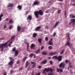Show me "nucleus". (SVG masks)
Masks as SVG:
<instances>
[{
	"instance_id": "obj_1",
	"label": "nucleus",
	"mask_w": 75,
	"mask_h": 75,
	"mask_svg": "<svg viewBox=\"0 0 75 75\" xmlns=\"http://www.w3.org/2000/svg\"><path fill=\"white\" fill-rule=\"evenodd\" d=\"M34 13L36 18H38L39 17V15H40V16H42L43 14L42 11L41 10H39V11H35Z\"/></svg>"
},
{
	"instance_id": "obj_2",
	"label": "nucleus",
	"mask_w": 75,
	"mask_h": 75,
	"mask_svg": "<svg viewBox=\"0 0 75 75\" xmlns=\"http://www.w3.org/2000/svg\"><path fill=\"white\" fill-rule=\"evenodd\" d=\"M7 44H8V42H7L4 43L0 44V49H1V51H3V50H4V48L6 47L7 48Z\"/></svg>"
},
{
	"instance_id": "obj_3",
	"label": "nucleus",
	"mask_w": 75,
	"mask_h": 75,
	"mask_svg": "<svg viewBox=\"0 0 75 75\" xmlns=\"http://www.w3.org/2000/svg\"><path fill=\"white\" fill-rule=\"evenodd\" d=\"M49 71H50L51 73H53V71H52V69L51 68H45L43 71V74H45V71H46L47 72H49Z\"/></svg>"
},
{
	"instance_id": "obj_4",
	"label": "nucleus",
	"mask_w": 75,
	"mask_h": 75,
	"mask_svg": "<svg viewBox=\"0 0 75 75\" xmlns=\"http://www.w3.org/2000/svg\"><path fill=\"white\" fill-rule=\"evenodd\" d=\"M65 64H64V63H61L59 65V68H61L62 67V68H64V67H65Z\"/></svg>"
},
{
	"instance_id": "obj_5",
	"label": "nucleus",
	"mask_w": 75,
	"mask_h": 75,
	"mask_svg": "<svg viewBox=\"0 0 75 75\" xmlns=\"http://www.w3.org/2000/svg\"><path fill=\"white\" fill-rule=\"evenodd\" d=\"M62 55H59L57 57V59L58 60V61H61L62 59Z\"/></svg>"
},
{
	"instance_id": "obj_6",
	"label": "nucleus",
	"mask_w": 75,
	"mask_h": 75,
	"mask_svg": "<svg viewBox=\"0 0 75 75\" xmlns=\"http://www.w3.org/2000/svg\"><path fill=\"white\" fill-rule=\"evenodd\" d=\"M40 4V2L37 1H35L34 2L33 4V6L34 5V6H36V5H39Z\"/></svg>"
},
{
	"instance_id": "obj_7",
	"label": "nucleus",
	"mask_w": 75,
	"mask_h": 75,
	"mask_svg": "<svg viewBox=\"0 0 75 75\" xmlns=\"http://www.w3.org/2000/svg\"><path fill=\"white\" fill-rule=\"evenodd\" d=\"M52 38H51L49 42V45H53V43L52 42Z\"/></svg>"
},
{
	"instance_id": "obj_8",
	"label": "nucleus",
	"mask_w": 75,
	"mask_h": 75,
	"mask_svg": "<svg viewBox=\"0 0 75 75\" xmlns=\"http://www.w3.org/2000/svg\"><path fill=\"white\" fill-rule=\"evenodd\" d=\"M57 72H63V70H62V69H61L60 68H57Z\"/></svg>"
},
{
	"instance_id": "obj_9",
	"label": "nucleus",
	"mask_w": 75,
	"mask_h": 75,
	"mask_svg": "<svg viewBox=\"0 0 75 75\" xmlns=\"http://www.w3.org/2000/svg\"><path fill=\"white\" fill-rule=\"evenodd\" d=\"M70 21L72 23L73 25H75V19H71L70 20Z\"/></svg>"
},
{
	"instance_id": "obj_10",
	"label": "nucleus",
	"mask_w": 75,
	"mask_h": 75,
	"mask_svg": "<svg viewBox=\"0 0 75 75\" xmlns=\"http://www.w3.org/2000/svg\"><path fill=\"white\" fill-rule=\"evenodd\" d=\"M18 54V50H16L15 52V54L14 56L15 57H17V55Z\"/></svg>"
},
{
	"instance_id": "obj_11",
	"label": "nucleus",
	"mask_w": 75,
	"mask_h": 75,
	"mask_svg": "<svg viewBox=\"0 0 75 75\" xmlns=\"http://www.w3.org/2000/svg\"><path fill=\"white\" fill-rule=\"evenodd\" d=\"M40 29H41V26H38L36 28L35 30L36 31H39Z\"/></svg>"
},
{
	"instance_id": "obj_12",
	"label": "nucleus",
	"mask_w": 75,
	"mask_h": 75,
	"mask_svg": "<svg viewBox=\"0 0 75 75\" xmlns=\"http://www.w3.org/2000/svg\"><path fill=\"white\" fill-rule=\"evenodd\" d=\"M47 63V60H45L43 61H42L41 63V64H44V65L46 63Z\"/></svg>"
},
{
	"instance_id": "obj_13",
	"label": "nucleus",
	"mask_w": 75,
	"mask_h": 75,
	"mask_svg": "<svg viewBox=\"0 0 75 75\" xmlns=\"http://www.w3.org/2000/svg\"><path fill=\"white\" fill-rule=\"evenodd\" d=\"M32 19V16L31 15H29L27 18V20H31Z\"/></svg>"
},
{
	"instance_id": "obj_14",
	"label": "nucleus",
	"mask_w": 75,
	"mask_h": 75,
	"mask_svg": "<svg viewBox=\"0 0 75 75\" xmlns=\"http://www.w3.org/2000/svg\"><path fill=\"white\" fill-rule=\"evenodd\" d=\"M17 8H18L19 10H21L22 9V6L20 5H18L17 7Z\"/></svg>"
},
{
	"instance_id": "obj_15",
	"label": "nucleus",
	"mask_w": 75,
	"mask_h": 75,
	"mask_svg": "<svg viewBox=\"0 0 75 75\" xmlns=\"http://www.w3.org/2000/svg\"><path fill=\"white\" fill-rule=\"evenodd\" d=\"M57 54V52H52L50 53L49 54L50 55H56Z\"/></svg>"
},
{
	"instance_id": "obj_16",
	"label": "nucleus",
	"mask_w": 75,
	"mask_h": 75,
	"mask_svg": "<svg viewBox=\"0 0 75 75\" xmlns=\"http://www.w3.org/2000/svg\"><path fill=\"white\" fill-rule=\"evenodd\" d=\"M69 16L70 18H75V15L74 16L72 14H70L69 15Z\"/></svg>"
},
{
	"instance_id": "obj_17",
	"label": "nucleus",
	"mask_w": 75,
	"mask_h": 75,
	"mask_svg": "<svg viewBox=\"0 0 75 75\" xmlns=\"http://www.w3.org/2000/svg\"><path fill=\"white\" fill-rule=\"evenodd\" d=\"M9 59H10L11 61H13V62L14 61V60L13 59V58L11 57H9Z\"/></svg>"
},
{
	"instance_id": "obj_18",
	"label": "nucleus",
	"mask_w": 75,
	"mask_h": 75,
	"mask_svg": "<svg viewBox=\"0 0 75 75\" xmlns=\"http://www.w3.org/2000/svg\"><path fill=\"white\" fill-rule=\"evenodd\" d=\"M13 4H10L8 5L7 7H13Z\"/></svg>"
},
{
	"instance_id": "obj_19",
	"label": "nucleus",
	"mask_w": 75,
	"mask_h": 75,
	"mask_svg": "<svg viewBox=\"0 0 75 75\" xmlns=\"http://www.w3.org/2000/svg\"><path fill=\"white\" fill-rule=\"evenodd\" d=\"M14 62L13 61H11L9 63L8 65H13V64Z\"/></svg>"
},
{
	"instance_id": "obj_20",
	"label": "nucleus",
	"mask_w": 75,
	"mask_h": 75,
	"mask_svg": "<svg viewBox=\"0 0 75 75\" xmlns=\"http://www.w3.org/2000/svg\"><path fill=\"white\" fill-rule=\"evenodd\" d=\"M38 41L39 42V44H41L42 42V39L40 38L38 39Z\"/></svg>"
},
{
	"instance_id": "obj_21",
	"label": "nucleus",
	"mask_w": 75,
	"mask_h": 75,
	"mask_svg": "<svg viewBox=\"0 0 75 75\" xmlns=\"http://www.w3.org/2000/svg\"><path fill=\"white\" fill-rule=\"evenodd\" d=\"M59 23V21L57 22L56 23H55L54 25V28L56 27L57 26V25H58V24Z\"/></svg>"
},
{
	"instance_id": "obj_22",
	"label": "nucleus",
	"mask_w": 75,
	"mask_h": 75,
	"mask_svg": "<svg viewBox=\"0 0 75 75\" xmlns=\"http://www.w3.org/2000/svg\"><path fill=\"white\" fill-rule=\"evenodd\" d=\"M17 30L18 31H20V30H21V27L19 26L17 27Z\"/></svg>"
},
{
	"instance_id": "obj_23",
	"label": "nucleus",
	"mask_w": 75,
	"mask_h": 75,
	"mask_svg": "<svg viewBox=\"0 0 75 75\" xmlns=\"http://www.w3.org/2000/svg\"><path fill=\"white\" fill-rule=\"evenodd\" d=\"M34 47H35V45L33 44H32L31 45V49H33Z\"/></svg>"
},
{
	"instance_id": "obj_24",
	"label": "nucleus",
	"mask_w": 75,
	"mask_h": 75,
	"mask_svg": "<svg viewBox=\"0 0 75 75\" xmlns=\"http://www.w3.org/2000/svg\"><path fill=\"white\" fill-rule=\"evenodd\" d=\"M47 54V52H42V55H46Z\"/></svg>"
},
{
	"instance_id": "obj_25",
	"label": "nucleus",
	"mask_w": 75,
	"mask_h": 75,
	"mask_svg": "<svg viewBox=\"0 0 75 75\" xmlns=\"http://www.w3.org/2000/svg\"><path fill=\"white\" fill-rule=\"evenodd\" d=\"M26 59H27V57H24L23 59L22 60L23 61V62H24L25 61Z\"/></svg>"
},
{
	"instance_id": "obj_26",
	"label": "nucleus",
	"mask_w": 75,
	"mask_h": 75,
	"mask_svg": "<svg viewBox=\"0 0 75 75\" xmlns=\"http://www.w3.org/2000/svg\"><path fill=\"white\" fill-rule=\"evenodd\" d=\"M52 58H54V59H57L58 57H57V56H54L52 57Z\"/></svg>"
},
{
	"instance_id": "obj_27",
	"label": "nucleus",
	"mask_w": 75,
	"mask_h": 75,
	"mask_svg": "<svg viewBox=\"0 0 75 75\" xmlns=\"http://www.w3.org/2000/svg\"><path fill=\"white\" fill-rule=\"evenodd\" d=\"M36 36H37V34L35 33H33V37L35 38V37H36Z\"/></svg>"
},
{
	"instance_id": "obj_28",
	"label": "nucleus",
	"mask_w": 75,
	"mask_h": 75,
	"mask_svg": "<svg viewBox=\"0 0 75 75\" xmlns=\"http://www.w3.org/2000/svg\"><path fill=\"white\" fill-rule=\"evenodd\" d=\"M16 50V47H14L12 49V51L13 52H15Z\"/></svg>"
},
{
	"instance_id": "obj_29",
	"label": "nucleus",
	"mask_w": 75,
	"mask_h": 75,
	"mask_svg": "<svg viewBox=\"0 0 75 75\" xmlns=\"http://www.w3.org/2000/svg\"><path fill=\"white\" fill-rule=\"evenodd\" d=\"M65 45H70V43H69V42H68V41H67V43L65 44Z\"/></svg>"
},
{
	"instance_id": "obj_30",
	"label": "nucleus",
	"mask_w": 75,
	"mask_h": 75,
	"mask_svg": "<svg viewBox=\"0 0 75 75\" xmlns=\"http://www.w3.org/2000/svg\"><path fill=\"white\" fill-rule=\"evenodd\" d=\"M48 49L49 50H51L52 49V46H50L48 47Z\"/></svg>"
},
{
	"instance_id": "obj_31",
	"label": "nucleus",
	"mask_w": 75,
	"mask_h": 75,
	"mask_svg": "<svg viewBox=\"0 0 75 75\" xmlns=\"http://www.w3.org/2000/svg\"><path fill=\"white\" fill-rule=\"evenodd\" d=\"M14 37H15V35H14L13 36H12L11 37V38L10 40V41H11V40H12V39H13V40H14Z\"/></svg>"
},
{
	"instance_id": "obj_32",
	"label": "nucleus",
	"mask_w": 75,
	"mask_h": 75,
	"mask_svg": "<svg viewBox=\"0 0 75 75\" xmlns=\"http://www.w3.org/2000/svg\"><path fill=\"white\" fill-rule=\"evenodd\" d=\"M34 54H33V53H31L29 55V57H30L31 58H32V57H33V56H34Z\"/></svg>"
},
{
	"instance_id": "obj_33",
	"label": "nucleus",
	"mask_w": 75,
	"mask_h": 75,
	"mask_svg": "<svg viewBox=\"0 0 75 75\" xmlns=\"http://www.w3.org/2000/svg\"><path fill=\"white\" fill-rule=\"evenodd\" d=\"M3 16V14H1L0 15V21H1V17Z\"/></svg>"
},
{
	"instance_id": "obj_34",
	"label": "nucleus",
	"mask_w": 75,
	"mask_h": 75,
	"mask_svg": "<svg viewBox=\"0 0 75 75\" xmlns=\"http://www.w3.org/2000/svg\"><path fill=\"white\" fill-rule=\"evenodd\" d=\"M40 52V50L38 49V50L35 52V53H39Z\"/></svg>"
},
{
	"instance_id": "obj_35",
	"label": "nucleus",
	"mask_w": 75,
	"mask_h": 75,
	"mask_svg": "<svg viewBox=\"0 0 75 75\" xmlns=\"http://www.w3.org/2000/svg\"><path fill=\"white\" fill-rule=\"evenodd\" d=\"M64 51H65V49H64L62 51L60 52V54H61V55L63 54L64 53Z\"/></svg>"
},
{
	"instance_id": "obj_36",
	"label": "nucleus",
	"mask_w": 75,
	"mask_h": 75,
	"mask_svg": "<svg viewBox=\"0 0 75 75\" xmlns=\"http://www.w3.org/2000/svg\"><path fill=\"white\" fill-rule=\"evenodd\" d=\"M73 67V66H72V65H69V67L68 68V70H69V68H72Z\"/></svg>"
},
{
	"instance_id": "obj_37",
	"label": "nucleus",
	"mask_w": 75,
	"mask_h": 75,
	"mask_svg": "<svg viewBox=\"0 0 75 75\" xmlns=\"http://www.w3.org/2000/svg\"><path fill=\"white\" fill-rule=\"evenodd\" d=\"M45 40L46 41H48V37H46L45 38Z\"/></svg>"
},
{
	"instance_id": "obj_38",
	"label": "nucleus",
	"mask_w": 75,
	"mask_h": 75,
	"mask_svg": "<svg viewBox=\"0 0 75 75\" xmlns=\"http://www.w3.org/2000/svg\"><path fill=\"white\" fill-rule=\"evenodd\" d=\"M69 62V61L67 59H66L65 61L66 64H68Z\"/></svg>"
},
{
	"instance_id": "obj_39",
	"label": "nucleus",
	"mask_w": 75,
	"mask_h": 75,
	"mask_svg": "<svg viewBox=\"0 0 75 75\" xmlns=\"http://www.w3.org/2000/svg\"><path fill=\"white\" fill-rule=\"evenodd\" d=\"M66 13H67V12H66V11H65V12H64V15H65V18H67Z\"/></svg>"
},
{
	"instance_id": "obj_40",
	"label": "nucleus",
	"mask_w": 75,
	"mask_h": 75,
	"mask_svg": "<svg viewBox=\"0 0 75 75\" xmlns=\"http://www.w3.org/2000/svg\"><path fill=\"white\" fill-rule=\"evenodd\" d=\"M13 26H12V25H11L9 27V29L11 30V29H12V28H13Z\"/></svg>"
},
{
	"instance_id": "obj_41",
	"label": "nucleus",
	"mask_w": 75,
	"mask_h": 75,
	"mask_svg": "<svg viewBox=\"0 0 75 75\" xmlns=\"http://www.w3.org/2000/svg\"><path fill=\"white\" fill-rule=\"evenodd\" d=\"M31 64H33V65H34L35 64H36V63H35V62H31Z\"/></svg>"
},
{
	"instance_id": "obj_42",
	"label": "nucleus",
	"mask_w": 75,
	"mask_h": 75,
	"mask_svg": "<svg viewBox=\"0 0 75 75\" xmlns=\"http://www.w3.org/2000/svg\"><path fill=\"white\" fill-rule=\"evenodd\" d=\"M68 37L69 40H70V38L69 37V33L68 34Z\"/></svg>"
},
{
	"instance_id": "obj_43",
	"label": "nucleus",
	"mask_w": 75,
	"mask_h": 75,
	"mask_svg": "<svg viewBox=\"0 0 75 75\" xmlns=\"http://www.w3.org/2000/svg\"><path fill=\"white\" fill-rule=\"evenodd\" d=\"M41 50H43V49L44 48V46H42V47H41Z\"/></svg>"
},
{
	"instance_id": "obj_44",
	"label": "nucleus",
	"mask_w": 75,
	"mask_h": 75,
	"mask_svg": "<svg viewBox=\"0 0 75 75\" xmlns=\"http://www.w3.org/2000/svg\"><path fill=\"white\" fill-rule=\"evenodd\" d=\"M13 23V22L12 21V20H10L9 21V23Z\"/></svg>"
},
{
	"instance_id": "obj_45",
	"label": "nucleus",
	"mask_w": 75,
	"mask_h": 75,
	"mask_svg": "<svg viewBox=\"0 0 75 75\" xmlns=\"http://www.w3.org/2000/svg\"><path fill=\"white\" fill-rule=\"evenodd\" d=\"M25 65H29V64H28V61H27L25 63Z\"/></svg>"
},
{
	"instance_id": "obj_46",
	"label": "nucleus",
	"mask_w": 75,
	"mask_h": 75,
	"mask_svg": "<svg viewBox=\"0 0 75 75\" xmlns=\"http://www.w3.org/2000/svg\"><path fill=\"white\" fill-rule=\"evenodd\" d=\"M41 67H42V66H39L38 68H39V69H41Z\"/></svg>"
},
{
	"instance_id": "obj_47",
	"label": "nucleus",
	"mask_w": 75,
	"mask_h": 75,
	"mask_svg": "<svg viewBox=\"0 0 75 75\" xmlns=\"http://www.w3.org/2000/svg\"><path fill=\"white\" fill-rule=\"evenodd\" d=\"M13 71H14V70H11L10 71L11 74H13Z\"/></svg>"
},
{
	"instance_id": "obj_48",
	"label": "nucleus",
	"mask_w": 75,
	"mask_h": 75,
	"mask_svg": "<svg viewBox=\"0 0 75 75\" xmlns=\"http://www.w3.org/2000/svg\"><path fill=\"white\" fill-rule=\"evenodd\" d=\"M29 47V43L27 44V49L28 50V47Z\"/></svg>"
},
{
	"instance_id": "obj_49",
	"label": "nucleus",
	"mask_w": 75,
	"mask_h": 75,
	"mask_svg": "<svg viewBox=\"0 0 75 75\" xmlns=\"http://www.w3.org/2000/svg\"><path fill=\"white\" fill-rule=\"evenodd\" d=\"M61 10H59L58 11V14H60L61 13Z\"/></svg>"
},
{
	"instance_id": "obj_50",
	"label": "nucleus",
	"mask_w": 75,
	"mask_h": 75,
	"mask_svg": "<svg viewBox=\"0 0 75 75\" xmlns=\"http://www.w3.org/2000/svg\"><path fill=\"white\" fill-rule=\"evenodd\" d=\"M25 40H25L24 41V43H25V44H28V43L27 42H26Z\"/></svg>"
},
{
	"instance_id": "obj_51",
	"label": "nucleus",
	"mask_w": 75,
	"mask_h": 75,
	"mask_svg": "<svg viewBox=\"0 0 75 75\" xmlns=\"http://www.w3.org/2000/svg\"><path fill=\"white\" fill-rule=\"evenodd\" d=\"M49 10H47L45 11V13H48Z\"/></svg>"
},
{
	"instance_id": "obj_52",
	"label": "nucleus",
	"mask_w": 75,
	"mask_h": 75,
	"mask_svg": "<svg viewBox=\"0 0 75 75\" xmlns=\"http://www.w3.org/2000/svg\"><path fill=\"white\" fill-rule=\"evenodd\" d=\"M20 62V61L18 60L16 62V64H19V63Z\"/></svg>"
},
{
	"instance_id": "obj_53",
	"label": "nucleus",
	"mask_w": 75,
	"mask_h": 75,
	"mask_svg": "<svg viewBox=\"0 0 75 75\" xmlns=\"http://www.w3.org/2000/svg\"><path fill=\"white\" fill-rule=\"evenodd\" d=\"M36 64H33V65L32 66V68H34V67H35Z\"/></svg>"
},
{
	"instance_id": "obj_54",
	"label": "nucleus",
	"mask_w": 75,
	"mask_h": 75,
	"mask_svg": "<svg viewBox=\"0 0 75 75\" xmlns=\"http://www.w3.org/2000/svg\"><path fill=\"white\" fill-rule=\"evenodd\" d=\"M28 12H29L28 11H26V13H25V14L26 15H27V14H28Z\"/></svg>"
},
{
	"instance_id": "obj_55",
	"label": "nucleus",
	"mask_w": 75,
	"mask_h": 75,
	"mask_svg": "<svg viewBox=\"0 0 75 75\" xmlns=\"http://www.w3.org/2000/svg\"><path fill=\"white\" fill-rule=\"evenodd\" d=\"M71 2H74L75 3V0H71Z\"/></svg>"
},
{
	"instance_id": "obj_56",
	"label": "nucleus",
	"mask_w": 75,
	"mask_h": 75,
	"mask_svg": "<svg viewBox=\"0 0 75 75\" xmlns=\"http://www.w3.org/2000/svg\"><path fill=\"white\" fill-rule=\"evenodd\" d=\"M56 35V33H54V37H55V36Z\"/></svg>"
},
{
	"instance_id": "obj_57",
	"label": "nucleus",
	"mask_w": 75,
	"mask_h": 75,
	"mask_svg": "<svg viewBox=\"0 0 75 75\" xmlns=\"http://www.w3.org/2000/svg\"><path fill=\"white\" fill-rule=\"evenodd\" d=\"M35 75H40V72H39L37 74H36Z\"/></svg>"
},
{
	"instance_id": "obj_58",
	"label": "nucleus",
	"mask_w": 75,
	"mask_h": 75,
	"mask_svg": "<svg viewBox=\"0 0 75 75\" xmlns=\"http://www.w3.org/2000/svg\"><path fill=\"white\" fill-rule=\"evenodd\" d=\"M54 75V73L53 74H48V75Z\"/></svg>"
},
{
	"instance_id": "obj_59",
	"label": "nucleus",
	"mask_w": 75,
	"mask_h": 75,
	"mask_svg": "<svg viewBox=\"0 0 75 75\" xmlns=\"http://www.w3.org/2000/svg\"><path fill=\"white\" fill-rule=\"evenodd\" d=\"M50 64H52V61L51 60L50 61Z\"/></svg>"
},
{
	"instance_id": "obj_60",
	"label": "nucleus",
	"mask_w": 75,
	"mask_h": 75,
	"mask_svg": "<svg viewBox=\"0 0 75 75\" xmlns=\"http://www.w3.org/2000/svg\"><path fill=\"white\" fill-rule=\"evenodd\" d=\"M8 20H9V18H7L6 19V21H8Z\"/></svg>"
},
{
	"instance_id": "obj_61",
	"label": "nucleus",
	"mask_w": 75,
	"mask_h": 75,
	"mask_svg": "<svg viewBox=\"0 0 75 75\" xmlns=\"http://www.w3.org/2000/svg\"><path fill=\"white\" fill-rule=\"evenodd\" d=\"M6 25H5L4 26V28H6Z\"/></svg>"
},
{
	"instance_id": "obj_62",
	"label": "nucleus",
	"mask_w": 75,
	"mask_h": 75,
	"mask_svg": "<svg viewBox=\"0 0 75 75\" xmlns=\"http://www.w3.org/2000/svg\"><path fill=\"white\" fill-rule=\"evenodd\" d=\"M46 27L47 29H48V26H46Z\"/></svg>"
},
{
	"instance_id": "obj_63",
	"label": "nucleus",
	"mask_w": 75,
	"mask_h": 75,
	"mask_svg": "<svg viewBox=\"0 0 75 75\" xmlns=\"http://www.w3.org/2000/svg\"><path fill=\"white\" fill-rule=\"evenodd\" d=\"M4 75H7V73L5 72L4 74Z\"/></svg>"
},
{
	"instance_id": "obj_64",
	"label": "nucleus",
	"mask_w": 75,
	"mask_h": 75,
	"mask_svg": "<svg viewBox=\"0 0 75 75\" xmlns=\"http://www.w3.org/2000/svg\"><path fill=\"white\" fill-rule=\"evenodd\" d=\"M32 75H34V73L32 72V74H31Z\"/></svg>"
}]
</instances>
